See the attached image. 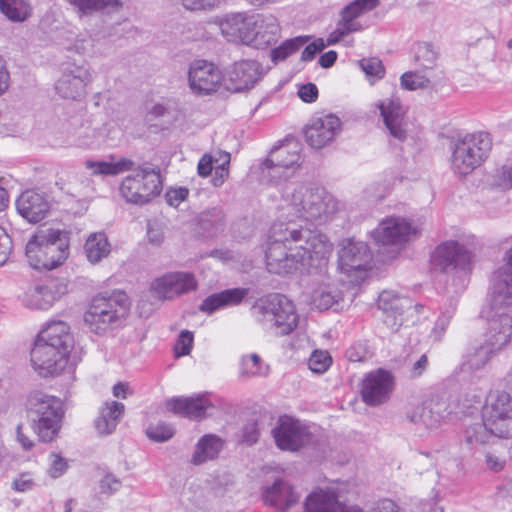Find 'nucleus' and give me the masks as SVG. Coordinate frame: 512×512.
<instances>
[{
    "mask_svg": "<svg viewBox=\"0 0 512 512\" xmlns=\"http://www.w3.org/2000/svg\"><path fill=\"white\" fill-rule=\"evenodd\" d=\"M332 249L325 235L280 221L270 229L265 249L266 267L278 275L298 270L309 272L325 266Z\"/></svg>",
    "mask_w": 512,
    "mask_h": 512,
    "instance_id": "1",
    "label": "nucleus"
},
{
    "mask_svg": "<svg viewBox=\"0 0 512 512\" xmlns=\"http://www.w3.org/2000/svg\"><path fill=\"white\" fill-rule=\"evenodd\" d=\"M339 210V202L325 188L308 183H289L282 190L279 206L284 221L322 224Z\"/></svg>",
    "mask_w": 512,
    "mask_h": 512,
    "instance_id": "2",
    "label": "nucleus"
},
{
    "mask_svg": "<svg viewBox=\"0 0 512 512\" xmlns=\"http://www.w3.org/2000/svg\"><path fill=\"white\" fill-rule=\"evenodd\" d=\"M73 346L70 328L63 321H53L38 334L30 352L34 371L41 377H56L69 366V353Z\"/></svg>",
    "mask_w": 512,
    "mask_h": 512,
    "instance_id": "3",
    "label": "nucleus"
},
{
    "mask_svg": "<svg viewBox=\"0 0 512 512\" xmlns=\"http://www.w3.org/2000/svg\"><path fill=\"white\" fill-rule=\"evenodd\" d=\"M482 423L469 426L465 440L471 446L491 443L493 438H512V396L491 391L482 408Z\"/></svg>",
    "mask_w": 512,
    "mask_h": 512,
    "instance_id": "4",
    "label": "nucleus"
},
{
    "mask_svg": "<svg viewBox=\"0 0 512 512\" xmlns=\"http://www.w3.org/2000/svg\"><path fill=\"white\" fill-rule=\"evenodd\" d=\"M69 239L66 231L39 228L26 244L25 254L29 265L36 270H52L66 260Z\"/></svg>",
    "mask_w": 512,
    "mask_h": 512,
    "instance_id": "5",
    "label": "nucleus"
},
{
    "mask_svg": "<svg viewBox=\"0 0 512 512\" xmlns=\"http://www.w3.org/2000/svg\"><path fill=\"white\" fill-rule=\"evenodd\" d=\"M253 313L265 328L277 336L290 334L299 323L294 303L281 294H270L257 300Z\"/></svg>",
    "mask_w": 512,
    "mask_h": 512,
    "instance_id": "6",
    "label": "nucleus"
},
{
    "mask_svg": "<svg viewBox=\"0 0 512 512\" xmlns=\"http://www.w3.org/2000/svg\"><path fill=\"white\" fill-rule=\"evenodd\" d=\"M373 267V254L368 244L354 238L343 239L339 244L337 271L343 284L359 285Z\"/></svg>",
    "mask_w": 512,
    "mask_h": 512,
    "instance_id": "7",
    "label": "nucleus"
},
{
    "mask_svg": "<svg viewBox=\"0 0 512 512\" xmlns=\"http://www.w3.org/2000/svg\"><path fill=\"white\" fill-rule=\"evenodd\" d=\"M492 139L486 132L467 134L450 145V167L454 174L466 176L472 173L487 158Z\"/></svg>",
    "mask_w": 512,
    "mask_h": 512,
    "instance_id": "8",
    "label": "nucleus"
},
{
    "mask_svg": "<svg viewBox=\"0 0 512 512\" xmlns=\"http://www.w3.org/2000/svg\"><path fill=\"white\" fill-rule=\"evenodd\" d=\"M129 310L126 293L116 291L108 298H95L84 315V321L91 332L103 335L119 325Z\"/></svg>",
    "mask_w": 512,
    "mask_h": 512,
    "instance_id": "9",
    "label": "nucleus"
},
{
    "mask_svg": "<svg viewBox=\"0 0 512 512\" xmlns=\"http://www.w3.org/2000/svg\"><path fill=\"white\" fill-rule=\"evenodd\" d=\"M28 409L33 422V429L43 442L52 441L61 428L64 414L59 398L43 392H34L29 396Z\"/></svg>",
    "mask_w": 512,
    "mask_h": 512,
    "instance_id": "10",
    "label": "nucleus"
},
{
    "mask_svg": "<svg viewBox=\"0 0 512 512\" xmlns=\"http://www.w3.org/2000/svg\"><path fill=\"white\" fill-rule=\"evenodd\" d=\"M161 177L154 169L139 168L120 184V194L129 203L143 205L160 194Z\"/></svg>",
    "mask_w": 512,
    "mask_h": 512,
    "instance_id": "11",
    "label": "nucleus"
},
{
    "mask_svg": "<svg viewBox=\"0 0 512 512\" xmlns=\"http://www.w3.org/2000/svg\"><path fill=\"white\" fill-rule=\"evenodd\" d=\"M300 145L289 142L274 148L262 163V177L270 182L290 177L300 167Z\"/></svg>",
    "mask_w": 512,
    "mask_h": 512,
    "instance_id": "12",
    "label": "nucleus"
},
{
    "mask_svg": "<svg viewBox=\"0 0 512 512\" xmlns=\"http://www.w3.org/2000/svg\"><path fill=\"white\" fill-rule=\"evenodd\" d=\"M470 263V252L456 241L441 243L430 255V266L435 271L466 274Z\"/></svg>",
    "mask_w": 512,
    "mask_h": 512,
    "instance_id": "13",
    "label": "nucleus"
},
{
    "mask_svg": "<svg viewBox=\"0 0 512 512\" xmlns=\"http://www.w3.org/2000/svg\"><path fill=\"white\" fill-rule=\"evenodd\" d=\"M272 435L279 449L290 452L298 451L313 440L309 428L289 416L280 417L277 426L272 430Z\"/></svg>",
    "mask_w": 512,
    "mask_h": 512,
    "instance_id": "14",
    "label": "nucleus"
},
{
    "mask_svg": "<svg viewBox=\"0 0 512 512\" xmlns=\"http://www.w3.org/2000/svg\"><path fill=\"white\" fill-rule=\"evenodd\" d=\"M379 4V0H354L343 7L336 28L327 38V44L334 45L350 33L361 31L362 25L357 19L378 7Z\"/></svg>",
    "mask_w": 512,
    "mask_h": 512,
    "instance_id": "15",
    "label": "nucleus"
},
{
    "mask_svg": "<svg viewBox=\"0 0 512 512\" xmlns=\"http://www.w3.org/2000/svg\"><path fill=\"white\" fill-rule=\"evenodd\" d=\"M490 306L493 309L512 311V247L504 255L503 265L493 273Z\"/></svg>",
    "mask_w": 512,
    "mask_h": 512,
    "instance_id": "16",
    "label": "nucleus"
},
{
    "mask_svg": "<svg viewBox=\"0 0 512 512\" xmlns=\"http://www.w3.org/2000/svg\"><path fill=\"white\" fill-rule=\"evenodd\" d=\"M222 80V72L212 62L199 59L189 65L188 85L195 95H211L218 90Z\"/></svg>",
    "mask_w": 512,
    "mask_h": 512,
    "instance_id": "17",
    "label": "nucleus"
},
{
    "mask_svg": "<svg viewBox=\"0 0 512 512\" xmlns=\"http://www.w3.org/2000/svg\"><path fill=\"white\" fill-rule=\"evenodd\" d=\"M93 76L87 65H69L55 84L56 93L63 99L80 100L87 93Z\"/></svg>",
    "mask_w": 512,
    "mask_h": 512,
    "instance_id": "18",
    "label": "nucleus"
},
{
    "mask_svg": "<svg viewBox=\"0 0 512 512\" xmlns=\"http://www.w3.org/2000/svg\"><path fill=\"white\" fill-rule=\"evenodd\" d=\"M196 288L197 280L194 274L187 271L168 272L151 283V291L157 298L163 300L174 299Z\"/></svg>",
    "mask_w": 512,
    "mask_h": 512,
    "instance_id": "19",
    "label": "nucleus"
},
{
    "mask_svg": "<svg viewBox=\"0 0 512 512\" xmlns=\"http://www.w3.org/2000/svg\"><path fill=\"white\" fill-rule=\"evenodd\" d=\"M511 339L512 315L510 312L493 309L490 306L483 342L498 354L509 345Z\"/></svg>",
    "mask_w": 512,
    "mask_h": 512,
    "instance_id": "20",
    "label": "nucleus"
},
{
    "mask_svg": "<svg viewBox=\"0 0 512 512\" xmlns=\"http://www.w3.org/2000/svg\"><path fill=\"white\" fill-rule=\"evenodd\" d=\"M420 231L402 218L390 217L372 231V238L379 244H402L416 239Z\"/></svg>",
    "mask_w": 512,
    "mask_h": 512,
    "instance_id": "21",
    "label": "nucleus"
},
{
    "mask_svg": "<svg viewBox=\"0 0 512 512\" xmlns=\"http://www.w3.org/2000/svg\"><path fill=\"white\" fill-rule=\"evenodd\" d=\"M253 17V12H231L217 17L215 23L228 42L248 45Z\"/></svg>",
    "mask_w": 512,
    "mask_h": 512,
    "instance_id": "22",
    "label": "nucleus"
},
{
    "mask_svg": "<svg viewBox=\"0 0 512 512\" xmlns=\"http://www.w3.org/2000/svg\"><path fill=\"white\" fill-rule=\"evenodd\" d=\"M247 46L265 49L278 42L281 26L276 16L270 13H254Z\"/></svg>",
    "mask_w": 512,
    "mask_h": 512,
    "instance_id": "23",
    "label": "nucleus"
},
{
    "mask_svg": "<svg viewBox=\"0 0 512 512\" xmlns=\"http://www.w3.org/2000/svg\"><path fill=\"white\" fill-rule=\"evenodd\" d=\"M375 107L380 111L390 135L399 141L405 140L407 137L406 109L400 99L392 95L377 101Z\"/></svg>",
    "mask_w": 512,
    "mask_h": 512,
    "instance_id": "24",
    "label": "nucleus"
},
{
    "mask_svg": "<svg viewBox=\"0 0 512 512\" xmlns=\"http://www.w3.org/2000/svg\"><path fill=\"white\" fill-rule=\"evenodd\" d=\"M341 131V121L333 114L315 117L305 129L307 143L315 149L330 144Z\"/></svg>",
    "mask_w": 512,
    "mask_h": 512,
    "instance_id": "25",
    "label": "nucleus"
},
{
    "mask_svg": "<svg viewBox=\"0 0 512 512\" xmlns=\"http://www.w3.org/2000/svg\"><path fill=\"white\" fill-rule=\"evenodd\" d=\"M393 389L392 375L382 369L368 373L361 386V396L363 401L376 406L387 401Z\"/></svg>",
    "mask_w": 512,
    "mask_h": 512,
    "instance_id": "26",
    "label": "nucleus"
},
{
    "mask_svg": "<svg viewBox=\"0 0 512 512\" xmlns=\"http://www.w3.org/2000/svg\"><path fill=\"white\" fill-rule=\"evenodd\" d=\"M261 496L266 506L280 512H287L300 500L299 492L284 479H276L273 483L262 487Z\"/></svg>",
    "mask_w": 512,
    "mask_h": 512,
    "instance_id": "27",
    "label": "nucleus"
},
{
    "mask_svg": "<svg viewBox=\"0 0 512 512\" xmlns=\"http://www.w3.org/2000/svg\"><path fill=\"white\" fill-rule=\"evenodd\" d=\"M378 307L384 313V323L397 331L405 321V313L412 308L411 301L395 291L384 290L378 297Z\"/></svg>",
    "mask_w": 512,
    "mask_h": 512,
    "instance_id": "28",
    "label": "nucleus"
},
{
    "mask_svg": "<svg viewBox=\"0 0 512 512\" xmlns=\"http://www.w3.org/2000/svg\"><path fill=\"white\" fill-rule=\"evenodd\" d=\"M260 76V65L253 60L235 62L225 74L227 88L240 92L254 86Z\"/></svg>",
    "mask_w": 512,
    "mask_h": 512,
    "instance_id": "29",
    "label": "nucleus"
},
{
    "mask_svg": "<svg viewBox=\"0 0 512 512\" xmlns=\"http://www.w3.org/2000/svg\"><path fill=\"white\" fill-rule=\"evenodd\" d=\"M445 409V402L431 398L411 407L407 411V419L428 431L435 430L440 426Z\"/></svg>",
    "mask_w": 512,
    "mask_h": 512,
    "instance_id": "30",
    "label": "nucleus"
},
{
    "mask_svg": "<svg viewBox=\"0 0 512 512\" xmlns=\"http://www.w3.org/2000/svg\"><path fill=\"white\" fill-rule=\"evenodd\" d=\"M305 512H363V510L357 506H345L338 500L335 490L328 488L314 490L307 496Z\"/></svg>",
    "mask_w": 512,
    "mask_h": 512,
    "instance_id": "31",
    "label": "nucleus"
},
{
    "mask_svg": "<svg viewBox=\"0 0 512 512\" xmlns=\"http://www.w3.org/2000/svg\"><path fill=\"white\" fill-rule=\"evenodd\" d=\"M212 406L213 404L207 394L172 398L166 402V407L169 411L192 419L204 417L206 411Z\"/></svg>",
    "mask_w": 512,
    "mask_h": 512,
    "instance_id": "32",
    "label": "nucleus"
},
{
    "mask_svg": "<svg viewBox=\"0 0 512 512\" xmlns=\"http://www.w3.org/2000/svg\"><path fill=\"white\" fill-rule=\"evenodd\" d=\"M16 207L25 219L33 223L43 220L50 209L44 196L33 190L23 192L16 201Z\"/></svg>",
    "mask_w": 512,
    "mask_h": 512,
    "instance_id": "33",
    "label": "nucleus"
},
{
    "mask_svg": "<svg viewBox=\"0 0 512 512\" xmlns=\"http://www.w3.org/2000/svg\"><path fill=\"white\" fill-rule=\"evenodd\" d=\"M248 294V288L226 289L206 297L199 309L210 315L218 310L239 305Z\"/></svg>",
    "mask_w": 512,
    "mask_h": 512,
    "instance_id": "34",
    "label": "nucleus"
},
{
    "mask_svg": "<svg viewBox=\"0 0 512 512\" xmlns=\"http://www.w3.org/2000/svg\"><path fill=\"white\" fill-rule=\"evenodd\" d=\"M64 291L54 282L30 288L24 295V304L32 309L47 310L53 306Z\"/></svg>",
    "mask_w": 512,
    "mask_h": 512,
    "instance_id": "35",
    "label": "nucleus"
},
{
    "mask_svg": "<svg viewBox=\"0 0 512 512\" xmlns=\"http://www.w3.org/2000/svg\"><path fill=\"white\" fill-rule=\"evenodd\" d=\"M134 162L125 157L110 156L107 160L93 161L87 160L85 167L91 171L94 176H117L124 172L132 170Z\"/></svg>",
    "mask_w": 512,
    "mask_h": 512,
    "instance_id": "36",
    "label": "nucleus"
},
{
    "mask_svg": "<svg viewBox=\"0 0 512 512\" xmlns=\"http://www.w3.org/2000/svg\"><path fill=\"white\" fill-rule=\"evenodd\" d=\"M125 411L123 403L111 401L105 402L95 420V429L99 434H111L117 427Z\"/></svg>",
    "mask_w": 512,
    "mask_h": 512,
    "instance_id": "37",
    "label": "nucleus"
},
{
    "mask_svg": "<svg viewBox=\"0 0 512 512\" xmlns=\"http://www.w3.org/2000/svg\"><path fill=\"white\" fill-rule=\"evenodd\" d=\"M111 252V244L103 232L91 233L84 244V253L91 264H97L107 258Z\"/></svg>",
    "mask_w": 512,
    "mask_h": 512,
    "instance_id": "38",
    "label": "nucleus"
},
{
    "mask_svg": "<svg viewBox=\"0 0 512 512\" xmlns=\"http://www.w3.org/2000/svg\"><path fill=\"white\" fill-rule=\"evenodd\" d=\"M497 355L489 346L484 342L471 346L462 362V369L464 371H478L483 369L490 360Z\"/></svg>",
    "mask_w": 512,
    "mask_h": 512,
    "instance_id": "39",
    "label": "nucleus"
},
{
    "mask_svg": "<svg viewBox=\"0 0 512 512\" xmlns=\"http://www.w3.org/2000/svg\"><path fill=\"white\" fill-rule=\"evenodd\" d=\"M222 448L220 438L215 435H204L196 444L192 455V463L200 465L214 459Z\"/></svg>",
    "mask_w": 512,
    "mask_h": 512,
    "instance_id": "40",
    "label": "nucleus"
},
{
    "mask_svg": "<svg viewBox=\"0 0 512 512\" xmlns=\"http://www.w3.org/2000/svg\"><path fill=\"white\" fill-rule=\"evenodd\" d=\"M413 59L423 69H433L439 58L438 48L430 42H417L413 45Z\"/></svg>",
    "mask_w": 512,
    "mask_h": 512,
    "instance_id": "41",
    "label": "nucleus"
},
{
    "mask_svg": "<svg viewBox=\"0 0 512 512\" xmlns=\"http://www.w3.org/2000/svg\"><path fill=\"white\" fill-rule=\"evenodd\" d=\"M343 297V291L331 287L329 284L315 289L311 299L312 304L319 310H327L337 304Z\"/></svg>",
    "mask_w": 512,
    "mask_h": 512,
    "instance_id": "42",
    "label": "nucleus"
},
{
    "mask_svg": "<svg viewBox=\"0 0 512 512\" xmlns=\"http://www.w3.org/2000/svg\"><path fill=\"white\" fill-rule=\"evenodd\" d=\"M0 10L12 21H24L31 7L29 0H0Z\"/></svg>",
    "mask_w": 512,
    "mask_h": 512,
    "instance_id": "43",
    "label": "nucleus"
},
{
    "mask_svg": "<svg viewBox=\"0 0 512 512\" xmlns=\"http://www.w3.org/2000/svg\"><path fill=\"white\" fill-rule=\"evenodd\" d=\"M491 184L502 190L512 188V154L490 175Z\"/></svg>",
    "mask_w": 512,
    "mask_h": 512,
    "instance_id": "44",
    "label": "nucleus"
},
{
    "mask_svg": "<svg viewBox=\"0 0 512 512\" xmlns=\"http://www.w3.org/2000/svg\"><path fill=\"white\" fill-rule=\"evenodd\" d=\"M97 138V131L89 124H82L75 128L72 135L67 140L70 146L86 148L91 146Z\"/></svg>",
    "mask_w": 512,
    "mask_h": 512,
    "instance_id": "45",
    "label": "nucleus"
},
{
    "mask_svg": "<svg viewBox=\"0 0 512 512\" xmlns=\"http://www.w3.org/2000/svg\"><path fill=\"white\" fill-rule=\"evenodd\" d=\"M307 41L308 37L306 36H299L284 41L280 46L271 50L270 56L272 61L285 60L288 56L299 50Z\"/></svg>",
    "mask_w": 512,
    "mask_h": 512,
    "instance_id": "46",
    "label": "nucleus"
},
{
    "mask_svg": "<svg viewBox=\"0 0 512 512\" xmlns=\"http://www.w3.org/2000/svg\"><path fill=\"white\" fill-rule=\"evenodd\" d=\"M268 374V366L261 362L257 354L244 356L241 361L240 375L250 378L255 376H265Z\"/></svg>",
    "mask_w": 512,
    "mask_h": 512,
    "instance_id": "47",
    "label": "nucleus"
},
{
    "mask_svg": "<svg viewBox=\"0 0 512 512\" xmlns=\"http://www.w3.org/2000/svg\"><path fill=\"white\" fill-rule=\"evenodd\" d=\"M83 14H90L106 8H117L121 5L119 0H68Z\"/></svg>",
    "mask_w": 512,
    "mask_h": 512,
    "instance_id": "48",
    "label": "nucleus"
},
{
    "mask_svg": "<svg viewBox=\"0 0 512 512\" xmlns=\"http://www.w3.org/2000/svg\"><path fill=\"white\" fill-rule=\"evenodd\" d=\"M431 84L430 79L417 71H407L400 77V85L408 91L428 88Z\"/></svg>",
    "mask_w": 512,
    "mask_h": 512,
    "instance_id": "49",
    "label": "nucleus"
},
{
    "mask_svg": "<svg viewBox=\"0 0 512 512\" xmlns=\"http://www.w3.org/2000/svg\"><path fill=\"white\" fill-rule=\"evenodd\" d=\"M359 65L362 71L369 78L371 83H374V81L376 80L382 79L385 75L384 66L381 60H379L378 58L362 59L359 62Z\"/></svg>",
    "mask_w": 512,
    "mask_h": 512,
    "instance_id": "50",
    "label": "nucleus"
},
{
    "mask_svg": "<svg viewBox=\"0 0 512 512\" xmlns=\"http://www.w3.org/2000/svg\"><path fill=\"white\" fill-rule=\"evenodd\" d=\"M173 427L165 422L150 424L146 429L147 436L155 442H165L173 437Z\"/></svg>",
    "mask_w": 512,
    "mask_h": 512,
    "instance_id": "51",
    "label": "nucleus"
},
{
    "mask_svg": "<svg viewBox=\"0 0 512 512\" xmlns=\"http://www.w3.org/2000/svg\"><path fill=\"white\" fill-rule=\"evenodd\" d=\"M332 363V358L327 351L315 350L308 361L309 369L317 374H322L328 370Z\"/></svg>",
    "mask_w": 512,
    "mask_h": 512,
    "instance_id": "52",
    "label": "nucleus"
},
{
    "mask_svg": "<svg viewBox=\"0 0 512 512\" xmlns=\"http://www.w3.org/2000/svg\"><path fill=\"white\" fill-rule=\"evenodd\" d=\"M454 311L455 308L451 307L442 312L438 317L435 326L431 331V336L434 338V340H440L443 337L448 325L450 324V320L453 317Z\"/></svg>",
    "mask_w": 512,
    "mask_h": 512,
    "instance_id": "53",
    "label": "nucleus"
},
{
    "mask_svg": "<svg viewBox=\"0 0 512 512\" xmlns=\"http://www.w3.org/2000/svg\"><path fill=\"white\" fill-rule=\"evenodd\" d=\"M225 0H181L188 10H211L220 7Z\"/></svg>",
    "mask_w": 512,
    "mask_h": 512,
    "instance_id": "54",
    "label": "nucleus"
},
{
    "mask_svg": "<svg viewBox=\"0 0 512 512\" xmlns=\"http://www.w3.org/2000/svg\"><path fill=\"white\" fill-rule=\"evenodd\" d=\"M193 344V334L189 331H182L175 344L176 356L188 355Z\"/></svg>",
    "mask_w": 512,
    "mask_h": 512,
    "instance_id": "55",
    "label": "nucleus"
},
{
    "mask_svg": "<svg viewBox=\"0 0 512 512\" xmlns=\"http://www.w3.org/2000/svg\"><path fill=\"white\" fill-rule=\"evenodd\" d=\"M188 194L187 188H173L166 192L165 199L170 206L178 207L188 197Z\"/></svg>",
    "mask_w": 512,
    "mask_h": 512,
    "instance_id": "56",
    "label": "nucleus"
},
{
    "mask_svg": "<svg viewBox=\"0 0 512 512\" xmlns=\"http://www.w3.org/2000/svg\"><path fill=\"white\" fill-rule=\"evenodd\" d=\"M121 487V482L112 474L105 475L100 482V489L102 493L111 495L118 491Z\"/></svg>",
    "mask_w": 512,
    "mask_h": 512,
    "instance_id": "57",
    "label": "nucleus"
},
{
    "mask_svg": "<svg viewBox=\"0 0 512 512\" xmlns=\"http://www.w3.org/2000/svg\"><path fill=\"white\" fill-rule=\"evenodd\" d=\"M67 469V462L59 455H51V465L48 470L49 475L53 478H58L63 475Z\"/></svg>",
    "mask_w": 512,
    "mask_h": 512,
    "instance_id": "58",
    "label": "nucleus"
},
{
    "mask_svg": "<svg viewBox=\"0 0 512 512\" xmlns=\"http://www.w3.org/2000/svg\"><path fill=\"white\" fill-rule=\"evenodd\" d=\"M259 437V429L255 422L247 423L242 430L241 441L248 445H252L257 442Z\"/></svg>",
    "mask_w": 512,
    "mask_h": 512,
    "instance_id": "59",
    "label": "nucleus"
},
{
    "mask_svg": "<svg viewBox=\"0 0 512 512\" xmlns=\"http://www.w3.org/2000/svg\"><path fill=\"white\" fill-rule=\"evenodd\" d=\"M298 96L306 103H313L317 100L318 88L313 83H307L299 88Z\"/></svg>",
    "mask_w": 512,
    "mask_h": 512,
    "instance_id": "60",
    "label": "nucleus"
},
{
    "mask_svg": "<svg viewBox=\"0 0 512 512\" xmlns=\"http://www.w3.org/2000/svg\"><path fill=\"white\" fill-rule=\"evenodd\" d=\"M325 48V43L322 39H317L308 44L302 52L301 59L303 61H311L315 55L320 53Z\"/></svg>",
    "mask_w": 512,
    "mask_h": 512,
    "instance_id": "61",
    "label": "nucleus"
},
{
    "mask_svg": "<svg viewBox=\"0 0 512 512\" xmlns=\"http://www.w3.org/2000/svg\"><path fill=\"white\" fill-rule=\"evenodd\" d=\"M171 100H167L166 102L154 103L147 112V117L149 119H157L160 117H164L169 113L171 108Z\"/></svg>",
    "mask_w": 512,
    "mask_h": 512,
    "instance_id": "62",
    "label": "nucleus"
},
{
    "mask_svg": "<svg viewBox=\"0 0 512 512\" xmlns=\"http://www.w3.org/2000/svg\"><path fill=\"white\" fill-rule=\"evenodd\" d=\"M11 251V240L5 231L0 228V266L3 265Z\"/></svg>",
    "mask_w": 512,
    "mask_h": 512,
    "instance_id": "63",
    "label": "nucleus"
},
{
    "mask_svg": "<svg viewBox=\"0 0 512 512\" xmlns=\"http://www.w3.org/2000/svg\"><path fill=\"white\" fill-rule=\"evenodd\" d=\"M34 483L29 474H21L13 481L12 487L18 492H26L33 488Z\"/></svg>",
    "mask_w": 512,
    "mask_h": 512,
    "instance_id": "64",
    "label": "nucleus"
}]
</instances>
